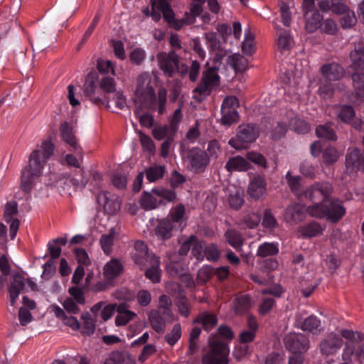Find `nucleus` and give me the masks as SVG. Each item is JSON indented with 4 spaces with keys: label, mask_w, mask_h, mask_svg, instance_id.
<instances>
[{
    "label": "nucleus",
    "mask_w": 364,
    "mask_h": 364,
    "mask_svg": "<svg viewBox=\"0 0 364 364\" xmlns=\"http://www.w3.org/2000/svg\"><path fill=\"white\" fill-rule=\"evenodd\" d=\"M53 144L50 139H46L41 143L40 147L31 153L28 165L23 169L21 174V188L23 192H31L35 178L41 174L42 169L53 155Z\"/></svg>",
    "instance_id": "obj_1"
},
{
    "label": "nucleus",
    "mask_w": 364,
    "mask_h": 364,
    "mask_svg": "<svg viewBox=\"0 0 364 364\" xmlns=\"http://www.w3.org/2000/svg\"><path fill=\"white\" fill-rule=\"evenodd\" d=\"M306 212L313 218H326L331 223L338 222L346 214V209L342 202L338 198H331L322 205H311L306 208Z\"/></svg>",
    "instance_id": "obj_2"
},
{
    "label": "nucleus",
    "mask_w": 364,
    "mask_h": 364,
    "mask_svg": "<svg viewBox=\"0 0 364 364\" xmlns=\"http://www.w3.org/2000/svg\"><path fill=\"white\" fill-rule=\"evenodd\" d=\"M151 77L148 73L140 74L136 78L134 92L135 101L148 109H155L156 95L151 85Z\"/></svg>",
    "instance_id": "obj_3"
},
{
    "label": "nucleus",
    "mask_w": 364,
    "mask_h": 364,
    "mask_svg": "<svg viewBox=\"0 0 364 364\" xmlns=\"http://www.w3.org/2000/svg\"><path fill=\"white\" fill-rule=\"evenodd\" d=\"M209 349L202 357L203 364H228L229 348L228 344L215 336L208 341Z\"/></svg>",
    "instance_id": "obj_4"
},
{
    "label": "nucleus",
    "mask_w": 364,
    "mask_h": 364,
    "mask_svg": "<svg viewBox=\"0 0 364 364\" xmlns=\"http://www.w3.org/2000/svg\"><path fill=\"white\" fill-rule=\"evenodd\" d=\"M333 192V185L326 181L315 182L308 187L304 193V197L312 202L313 205H322L327 203Z\"/></svg>",
    "instance_id": "obj_5"
},
{
    "label": "nucleus",
    "mask_w": 364,
    "mask_h": 364,
    "mask_svg": "<svg viewBox=\"0 0 364 364\" xmlns=\"http://www.w3.org/2000/svg\"><path fill=\"white\" fill-rule=\"evenodd\" d=\"M259 133V129L255 124L240 125L236 136L230 139L228 144L230 146L237 150L245 149L247 144L252 143L257 139Z\"/></svg>",
    "instance_id": "obj_6"
},
{
    "label": "nucleus",
    "mask_w": 364,
    "mask_h": 364,
    "mask_svg": "<svg viewBox=\"0 0 364 364\" xmlns=\"http://www.w3.org/2000/svg\"><path fill=\"white\" fill-rule=\"evenodd\" d=\"M217 70L213 67L208 68L203 72L201 81L193 90V92L200 96V98L196 96V99L201 100L202 97L209 95L211 90L218 85L220 77L217 74Z\"/></svg>",
    "instance_id": "obj_7"
},
{
    "label": "nucleus",
    "mask_w": 364,
    "mask_h": 364,
    "mask_svg": "<svg viewBox=\"0 0 364 364\" xmlns=\"http://www.w3.org/2000/svg\"><path fill=\"white\" fill-rule=\"evenodd\" d=\"M156 58L159 67L164 74L168 77H173L176 72L178 64L180 63L178 55L173 50L168 53L161 52Z\"/></svg>",
    "instance_id": "obj_8"
},
{
    "label": "nucleus",
    "mask_w": 364,
    "mask_h": 364,
    "mask_svg": "<svg viewBox=\"0 0 364 364\" xmlns=\"http://www.w3.org/2000/svg\"><path fill=\"white\" fill-rule=\"evenodd\" d=\"M187 159L191 171L196 173L203 172L210 163L208 153L198 147L190 149L187 154Z\"/></svg>",
    "instance_id": "obj_9"
},
{
    "label": "nucleus",
    "mask_w": 364,
    "mask_h": 364,
    "mask_svg": "<svg viewBox=\"0 0 364 364\" xmlns=\"http://www.w3.org/2000/svg\"><path fill=\"white\" fill-rule=\"evenodd\" d=\"M284 345L293 355H301L308 350L309 340L302 333H289L284 338Z\"/></svg>",
    "instance_id": "obj_10"
},
{
    "label": "nucleus",
    "mask_w": 364,
    "mask_h": 364,
    "mask_svg": "<svg viewBox=\"0 0 364 364\" xmlns=\"http://www.w3.org/2000/svg\"><path fill=\"white\" fill-rule=\"evenodd\" d=\"M96 75L93 73H90L85 77L83 85V94L86 97L97 106H102L107 103V107H109V101L106 97H100L96 95L97 85H96Z\"/></svg>",
    "instance_id": "obj_11"
},
{
    "label": "nucleus",
    "mask_w": 364,
    "mask_h": 364,
    "mask_svg": "<svg viewBox=\"0 0 364 364\" xmlns=\"http://www.w3.org/2000/svg\"><path fill=\"white\" fill-rule=\"evenodd\" d=\"M59 132L62 141L70 146V150L81 155L82 148L75 136L74 127L68 122L64 121L59 126Z\"/></svg>",
    "instance_id": "obj_12"
},
{
    "label": "nucleus",
    "mask_w": 364,
    "mask_h": 364,
    "mask_svg": "<svg viewBox=\"0 0 364 364\" xmlns=\"http://www.w3.org/2000/svg\"><path fill=\"white\" fill-rule=\"evenodd\" d=\"M97 200L104 211L109 215H115L120 210L121 200L117 195L107 191H101L98 193Z\"/></svg>",
    "instance_id": "obj_13"
},
{
    "label": "nucleus",
    "mask_w": 364,
    "mask_h": 364,
    "mask_svg": "<svg viewBox=\"0 0 364 364\" xmlns=\"http://www.w3.org/2000/svg\"><path fill=\"white\" fill-rule=\"evenodd\" d=\"M171 0H158L157 9L162 12L163 18L168 25L176 30L181 29L185 25V19H176L171 8Z\"/></svg>",
    "instance_id": "obj_14"
},
{
    "label": "nucleus",
    "mask_w": 364,
    "mask_h": 364,
    "mask_svg": "<svg viewBox=\"0 0 364 364\" xmlns=\"http://www.w3.org/2000/svg\"><path fill=\"white\" fill-rule=\"evenodd\" d=\"M343 346L342 338L334 333H329L319 344L320 353L328 357L336 354Z\"/></svg>",
    "instance_id": "obj_15"
},
{
    "label": "nucleus",
    "mask_w": 364,
    "mask_h": 364,
    "mask_svg": "<svg viewBox=\"0 0 364 364\" xmlns=\"http://www.w3.org/2000/svg\"><path fill=\"white\" fill-rule=\"evenodd\" d=\"M267 181L265 178L259 174L255 175L247 186L248 196L255 199L259 200L267 194Z\"/></svg>",
    "instance_id": "obj_16"
},
{
    "label": "nucleus",
    "mask_w": 364,
    "mask_h": 364,
    "mask_svg": "<svg viewBox=\"0 0 364 364\" xmlns=\"http://www.w3.org/2000/svg\"><path fill=\"white\" fill-rule=\"evenodd\" d=\"M18 213V205L16 201L8 202L5 205L4 220L6 223L11 222L9 231L11 239L13 240L19 228L20 222L14 216Z\"/></svg>",
    "instance_id": "obj_17"
},
{
    "label": "nucleus",
    "mask_w": 364,
    "mask_h": 364,
    "mask_svg": "<svg viewBox=\"0 0 364 364\" xmlns=\"http://www.w3.org/2000/svg\"><path fill=\"white\" fill-rule=\"evenodd\" d=\"M323 79L330 81L339 80L345 76V69L338 63L332 62L323 64L320 68Z\"/></svg>",
    "instance_id": "obj_18"
},
{
    "label": "nucleus",
    "mask_w": 364,
    "mask_h": 364,
    "mask_svg": "<svg viewBox=\"0 0 364 364\" xmlns=\"http://www.w3.org/2000/svg\"><path fill=\"white\" fill-rule=\"evenodd\" d=\"M178 230V228L167 218L160 220L155 228V233L158 237L165 240L171 238L173 231Z\"/></svg>",
    "instance_id": "obj_19"
},
{
    "label": "nucleus",
    "mask_w": 364,
    "mask_h": 364,
    "mask_svg": "<svg viewBox=\"0 0 364 364\" xmlns=\"http://www.w3.org/2000/svg\"><path fill=\"white\" fill-rule=\"evenodd\" d=\"M123 271V265L116 258L112 259L107 262L103 268V275L107 280L112 281L117 277Z\"/></svg>",
    "instance_id": "obj_20"
},
{
    "label": "nucleus",
    "mask_w": 364,
    "mask_h": 364,
    "mask_svg": "<svg viewBox=\"0 0 364 364\" xmlns=\"http://www.w3.org/2000/svg\"><path fill=\"white\" fill-rule=\"evenodd\" d=\"M24 288V277L19 274H15L9 287V293L11 305H14L19 294L23 291Z\"/></svg>",
    "instance_id": "obj_21"
},
{
    "label": "nucleus",
    "mask_w": 364,
    "mask_h": 364,
    "mask_svg": "<svg viewBox=\"0 0 364 364\" xmlns=\"http://www.w3.org/2000/svg\"><path fill=\"white\" fill-rule=\"evenodd\" d=\"M304 214L302 206L299 203H294L289 205L284 211V218L288 223H298L304 219Z\"/></svg>",
    "instance_id": "obj_22"
},
{
    "label": "nucleus",
    "mask_w": 364,
    "mask_h": 364,
    "mask_svg": "<svg viewBox=\"0 0 364 364\" xmlns=\"http://www.w3.org/2000/svg\"><path fill=\"white\" fill-rule=\"evenodd\" d=\"M117 312L115 324L117 326H125L136 316L134 312L129 310V306L126 303L119 304L117 306Z\"/></svg>",
    "instance_id": "obj_23"
},
{
    "label": "nucleus",
    "mask_w": 364,
    "mask_h": 364,
    "mask_svg": "<svg viewBox=\"0 0 364 364\" xmlns=\"http://www.w3.org/2000/svg\"><path fill=\"white\" fill-rule=\"evenodd\" d=\"M193 323H200L205 331H209L217 325L218 318L213 313L203 311L197 316V317L193 320Z\"/></svg>",
    "instance_id": "obj_24"
},
{
    "label": "nucleus",
    "mask_w": 364,
    "mask_h": 364,
    "mask_svg": "<svg viewBox=\"0 0 364 364\" xmlns=\"http://www.w3.org/2000/svg\"><path fill=\"white\" fill-rule=\"evenodd\" d=\"M185 206L183 204H178L171 209L169 214L167 216V218L169 219L180 231L182 230L185 225Z\"/></svg>",
    "instance_id": "obj_25"
},
{
    "label": "nucleus",
    "mask_w": 364,
    "mask_h": 364,
    "mask_svg": "<svg viewBox=\"0 0 364 364\" xmlns=\"http://www.w3.org/2000/svg\"><path fill=\"white\" fill-rule=\"evenodd\" d=\"M250 168V163L240 156L230 158L225 164V168L228 172L245 171Z\"/></svg>",
    "instance_id": "obj_26"
},
{
    "label": "nucleus",
    "mask_w": 364,
    "mask_h": 364,
    "mask_svg": "<svg viewBox=\"0 0 364 364\" xmlns=\"http://www.w3.org/2000/svg\"><path fill=\"white\" fill-rule=\"evenodd\" d=\"M116 235L117 232L114 228H112L108 233L102 235L100 239V245L106 255L112 254Z\"/></svg>",
    "instance_id": "obj_27"
},
{
    "label": "nucleus",
    "mask_w": 364,
    "mask_h": 364,
    "mask_svg": "<svg viewBox=\"0 0 364 364\" xmlns=\"http://www.w3.org/2000/svg\"><path fill=\"white\" fill-rule=\"evenodd\" d=\"M224 236L226 242L237 251L242 250L244 244V238L239 231L230 228L225 232Z\"/></svg>",
    "instance_id": "obj_28"
},
{
    "label": "nucleus",
    "mask_w": 364,
    "mask_h": 364,
    "mask_svg": "<svg viewBox=\"0 0 364 364\" xmlns=\"http://www.w3.org/2000/svg\"><path fill=\"white\" fill-rule=\"evenodd\" d=\"M251 306V298L247 294L239 295L233 301V310L238 315L247 312Z\"/></svg>",
    "instance_id": "obj_29"
},
{
    "label": "nucleus",
    "mask_w": 364,
    "mask_h": 364,
    "mask_svg": "<svg viewBox=\"0 0 364 364\" xmlns=\"http://www.w3.org/2000/svg\"><path fill=\"white\" fill-rule=\"evenodd\" d=\"M300 291L302 295L309 297L319 284L318 279H313L311 275L307 274L300 280Z\"/></svg>",
    "instance_id": "obj_30"
},
{
    "label": "nucleus",
    "mask_w": 364,
    "mask_h": 364,
    "mask_svg": "<svg viewBox=\"0 0 364 364\" xmlns=\"http://www.w3.org/2000/svg\"><path fill=\"white\" fill-rule=\"evenodd\" d=\"M301 328L313 334L320 333L323 329L321 321L314 315H311L305 318L301 323Z\"/></svg>",
    "instance_id": "obj_31"
},
{
    "label": "nucleus",
    "mask_w": 364,
    "mask_h": 364,
    "mask_svg": "<svg viewBox=\"0 0 364 364\" xmlns=\"http://www.w3.org/2000/svg\"><path fill=\"white\" fill-rule=\"evenodd\" d=\"M166 173L165 166L154 164L147 168L144 172L146 179L151 182H156L164 178Z\"/></svg>",
    "instance_id": "obj_32"
},
{
    "label": "nucleus",
    "mask_w": 364,
    "mask_h": 364,
    "mask_svg": "<svg viewBox=\"0 0 364 364\" xmlns=\"http://www.w3.org/2000/svg\"><path fill=\"white\" fill-rule=\"evenodd\" d=\"M145 272V276L153 283H159L161 280V271L159 269L160 260L159 257L151 259V264Z\"/></svg>",
    "instance_id": "obj_33"
},
{
    "label": "nucleus",
    "mask_w": 364,
    "mask_h": 364,
    "mask_svg": "<svg viewBox=\"0 0 364 364\" xmlns=\"http://www.w3.org/2000/svg\"><path fill=\"white\" fill-rule=\"evenodd\" d=\"M354 95L359 100L364 99V73L355 72L351 75Z\"/></svg>",
    "instance_id": "obj_34"
},
{
    "label": "nucleus",
    "mask_w": 364,
    "mask_h": 364,
    "mask_svg": "<svg viewBox=\"0 0 364 364\" xmlns=\"http://www.w3.org/2000/svg\"><path fill=\"white\" fill-rule=\"evenodd\" d=\"M149 319L151 328L157 333H163L168 322L165 320L159 312L156 310L151 311L149 314Z\"/></svg>",
    "instance_id": "obj_35"
},
{
    "label": "nucleus",
    "mask_w": 364,
    "mask_h": 364,
    "mask_svg": "<svg viewBox=\"0 0 364 364\" xmlns=\"http://www.w3.org/2000/svg\"><path fill=\"white\" fill-rule=\"evenodd\" d=\"M306 18V30L309 33H314L321 26L323 16L318 11H314L309 14H304Z\"/></svg>",
    "instance_id": "obj_36"
},
{
    "label": "nucleus",
    "mask_w": 364,
    "mask_h": 364,
    "mask_svg": "<svg viewBox=\"0 0 364 364\" xmlns=\"http://www.w3.org/2000/svg\"><path fill=\"white\" fill-rule=\"evenodd\" d=\"M260 221L261 215L257 212H244L241 218V223L245 225L250 229H254L257 228L259 225Z\"/></svg>",
    "instance_id": "obj_37"
},
{
    "label": "nucleus",
    "mask_w": 364,
    "mask_h": 364,
    "mask_svg": "<svg viewBox=\"0 0 364 364\" xmlns=\"http://www.w3.org/2000/svg\"><path fill=\"white\" fill-rule=\"evenodd\" d=\"M316 134L318 138L326 140L336 141L337 139L336 134L331 123L318 126L316 129Z\"/></svg>",
    "instance_id": "obj_38"
},
{
    "label": "nucleus",
    "mask_w": 364,
    "mask_h": 364,
    "mask_svg": "<svg viewBox=\"0 0 364 364\" xmlns=\"http://www.w3.org/2000/svg\"><path fill=\"white\" fill-rule=\"evenodd\" d=\"M323 229L316 222L304 225L299 228V232L304 237H313L321 235Z\"/></svg>",
    "instance_id": "obj_39"
},
{
    "label": "nucleus",
    "mask_w": 364,
    "mask_h": 364,
    "mask_svg": "<svg viewBox=\"0 0 364 364\" xmlns=\"http://www.w3.org/2000/svg\"><path fill=\"white\" fill-rule=\"evenodd\" d=\"M162 203V200H158L149 192H144L140 200L139 204L141 208L146 210H151L158 207Z\"/></svg>",
    "instance_id": "obj_40"
},
{
    "label": "nucleus",
    "mask_w": 364,
    "mask_h": 364,
    "mask_svg": "<svg viewBox=\"0 0 364 364\" xmlns=\"http://www.w3.org/2000/svg\"><path fill=\"white\" fill-rule=\"evenodd\" d=\"M228 200L232 209L239 210L245 203L243 191L235 189L234 191H230Z\"/></svg>",
    "instance_id": "obj_41"
},
{
    "label": "nucleus",
    "mask_w": 364,
    "mask_h": 364,
    "mask_svg": "<svg viewBox=\"0 0 364 364\" xmlns=\"http://www.w3.org/2000/svg\"><path fill=\"white\" fill-rule=\"evenodd\" d=\"M279 252L277 244L274 242H264L260 245L257 252V256L260 257H267L276 255Z\"/></svg>",
    "instance_id": "obj_42"
},
{
    "label": "nucleus",
    "mask_w": 364,
    "mask_h": 364,
    "mask_svg": "<svg viewBox=\"0 0 364 364\" xmlns=\"http://www.w3.org/2000/svg\"><path fill=\"white\" fill-rule=\"evenodd\" d=\"M247 59L240 54H233L228 58V63L234 68L235 71L242 72L247 68Z\"/></svg>",
    "instance_id": "obj_43"
},
{
    "label": "nucleus",
    "mask_w": 364,
    "mask_h": 364,
    "mask_svg": "<svg viewBox=\"0 0 364 364\" xmlns=\"http://www.w3.org/2000/svg\"><path fill=\"white\" fill-rule=\"evenodd\" d=\"M255 50V35L250 30L245 31V40L242 46V51L244 54L250 55Z\"/></svg>",
    "instance_id": "obj_44"
},
{
    "label": "nucleus",
    "mask_w": 364,
    "mask_h": 364,
    "mask_svg": "<svg viewBox=\"0 0 364 364\" xmlns=\"http://www.w3.org/2000/svg\"><path fill=\"white\" fill-rule=\"evenodd\" d=\"M151 193L168 203H173L177 200L176 191L164 188H156L151 190Z\"/></svg>",
    "instance_id": "obj_45"
},
{
    "label": "nucleus",
    "mask_w": 364,
    "mask_h": 364,
    "mask_svg": "<svg viewBox=\"0 0 364 364\" xmlns=\"http://www.w3.org/2000/svg\"><path fill=\"white\" fill-rule=\"evenodd\" d=\"M99 86L105 94L117 92L115 80L110 76L102 77L99 82Z\"/></svg>",
    "instance_id": "obj_46"
},
{
    "label": "nucleus",
    "mask_w": 364,
    "mask_h": 364,
    "mask_svg": "<svg viewBox=\"0 0 364 364\" xmlns=\"http://www.w3.org/2000/svg\"><path fill=\"white\" fill-rule=\"evenodd\" d=\"M11 266L6 255L0 257V289L3 288L7 281L6 277L9 274Z\"/></svg>",
    "instance_id": "obj_47"
},
{
    "label": "nucleus",
    "mask_w": 364,
    "mask_h": 364,
    "mask_svg": "<svg viewBox=\"0 0 364 364\" xmlns=\"http://www.w3.org/2000/svg\"><path fill=\"white\" fill-rule=\"evenodd\" d=\"M331 82L323 78L320 80L318 93L323 99H329L333 95L334 89Z\"/></svg>",
    "instance_id": "obj_48"
},
{
    "label": "nucleus",
    "mask_w": 364,
    "mask_h": 364,
    "mask_svg": "<svg viewBox=\"0 0 364 364\" xmlns=\"http://www.w3.org/2000/svg\"><path fill=\"white\" fill-rule=\"evenodd\" d=\"M339 156V153L336 148L328 146L323 151V161L326 166L332 165L338 161Z\"/></svg>",
    "instance_id": "obj_49"
},
{
    "label": "nucleus",
    "mask_w": 364,
    "mask_h": 364,
    "mask_svg": "<svg viewBox=\"0 0 364 364\" xmlns=\"http://www.w3.org/2000/svg\"><path fill=\"white\" fill-rule=\"evenodd\" d=\"M293 45V38L287 32H283L278 35L277 46L281 51L290 50Z\"/></svg>",
    "instance_id": "obj_50"
},
{
    "label": "nucleus",
    "mask_w": 364,
    "mask_h": 364,
    "mask_svg": "<svg viewBox=\"0 0 364 364\" xmlns=\"http://www.w3.org/2000/svg\"><path fill=\"white\" fill-rule=\"evenodd\" d=\"M214 274V268L210 266L205 265L200 268L197 274V283L198 284H204L209 281Z\"/></svg>",
    "instance_id": "obj_51"
},
{
    "label": "nucleus",
    "mask_w": 364,
    "mask_h": 364,
    "mask_svg": "<svg viewBox=\"0 0 364 364\" xmlns=\"http://www.w3.org/2000/svg\"><path fill=\"white\" fill-rule=\"evenodd\" d=\"M337 115L342 122L350 123L355 116V112L351 106L343 105L337 111Z\"/></svg>",
    "instance_id": "obj_52"
},
{
    "label": "nucleus",
    "mask_w": 364,
    "mask_h": 364,
    "mask_svg": "<svg viewBox=\"0 0 364 364\" xmlns=\"http://www.w3.org/2000/svg\"><path fill=\"white\" fill-rule=\"evenodd\" d=\"M221 123L224 125H230L237 122L239 118L238 112L236 109H221Z\"/></svg>",
    "instance_id": "obj_53"
},
{
    "label": "nucleus",
    "mask_w": 364,
    "mask_h": 364,
    "mask_svg": "<svg viewBox=\"0 0 364 364\" xmlns=\"http://www.w3.org/2000/svg\"><path fill=\"white\" fill-rule=\"evenodd\" d=\"M179 297L176 301V305L178 308V313L186 318L189 316V304L187 298L183 295V291H180Z\"/></svg>",
    "instance_id": "obj_54"
},
{
    "label": "nucleus",
    "mask_w": 364,
    "mask_h": 364,
    "mask_svg": "<svg viewBox=\"0 0 364 364\" xmlns=\"http://www.w3.org/2000/svg\"><path fill=\"white\" fill-rule=\"evenodd\" d=\"M340 19V23L343 28H350L357 23V18L353 11L348 9V11L343 14Z\"/></svg>",
    "instance_id": "obj_55"
},
{
    "label": "nucleus",
    "mask_w": 364,
    "mask_h": 364,
    "mask_svg": "<svg viewBox=\"0 0 364 364\" xmlns=\"http://www.w3.org/2000/svg\"><path fill=\"white\" fill-rule=\"evenodd\" d=\"M82 333L85 335L92 334L95 330V323L87 313L82 314Z\"/></svg>",
    "instance_id": "obj_56"
},
{
    "label": "nucleus",
    "mask_w": 364,
    "mask_h": 364,
    "mask_svg": "<svg viewBox=\"0 0 364 364\" xmlns=\"http://www.w3.org/2000/svg\"><path fill=\"white\" fill-rule=\"evenodd\" d=\"M181 337V327L179 323L175 324L171 331L164 336L165 341L170 345H175Z\"/></svg>",
    "instance_id": "obj_57"
},
{
    "label": "nucleus",
    "mask_w": 364,
    "mask_h": 364,
    "mask_svg": "<svg viewBox=\"0 0 364 364\" xmlns=\"http://www.w3.org/2000/svg\"><path fill=\"white\" fill-rule=\"evenodd\" d=\"M68 293L71 299L75 301L78 304H85V297L83 289L77 286L71 287L68 289Z\"/></svg>",
    "instance_id": "obj_58"
},
{
    "label": "nucleus",
    "mask_w": 364,
    "mask_h": 364,
    "mask_svg": "<svg viewBox=\"0 0 364 364\" xmlns=\"http://www.w3.org/2000/svg\"><path fill=\"white\" fill-rule=\"evenodd\" d=\"M247 159L255 164L267 168V162L265 157L260 153L256 151H249L247 153Z\"/></svg>",
    "instance_id": "obj_59"
},
{
    "label": "nucleus",
    "mask_w": 364,
    "mask_h": 364,
    "mask_svg": "<svg viewBox=\"0 0 364 364\" xmlns=\"http://www.w3.org/2000/svg\"><path fill=\"white\" fill-rule=\"evenodd\" d=\"M205 257L209 261H218L220 257V251L218 247L214 244L210 243L205 247L204 250Z\"/></svg>",
    "instance_id": "obj_60"
},
{
    "label": "nucleus",
    "mask_w": 364,
    "mask_h": 364,
    "mask_svg": "<svg viewBox=\"0 0 364 364\" xmlns=\"http://www.w3.org/2000/svg\"><path fill=\"white\" fill-rule=\"evenodd\" d=\"M262 224L267 229H273L278 226V223L271 210L266 209L264 212Z\"/></svg>",
    "instance_id": "obj_61"
},
{
    "label": "nucleus",
    "mask_w": 364,
    "mask_h": 364,
    "mask_svg": "<svg viewBox=\"0 0 364 364\" xmlns=\"http://www.w3.org/2000/svg\"><path fill=\"white\" fill-rule=\"evenodd\" d=\"M361 55L359 53H355L353 50L350 53V58L352 61L350 68L356 71H362L364 70V59L360 56Z\"/></svg>",
    "instance_id": "obj_62"
},
{
    "label": "nucleus",
    "mask_w": 364,
    "mask_h": 364,
    "mask_svg": "<svg viewBox=\"0 0 364 364\" xmlns=\"http://www.w3.org/2000/svg\"><path fill=\"white\" fill-rule=\"evenodd\" d=\"M279 267V263L277 259L269 258L262 260L260 262L259 271L264 274H268Z\"/></svg>",
    "instance_id": "obj_63"
},
{
    "label": "nucleus",
    "mask_w": 364,
    "mask_h": 364,
    "mask_svg": "<svg viewBox=\"0 0 364 364\" xmlns=\"http://www.w3.org/2000/svg\"><path fill=\"white\" fill-rule=\"evenodd\" d=\"M343 338L351 342H360L364 341V333L360 331H353L348 329H343L341 331Z\"/></svg>",
    "instance_id": "obj_64"
}]
</instances>
